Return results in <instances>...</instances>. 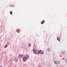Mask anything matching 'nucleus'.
Instances as JSON below:
<instances>
[{"instance_id":"obj_5","label":"nucleus","mask_w":67,"mask_h":67,"mask_svg":"<svg viewBox=\"0 0 67 67\" xmlns=\"http://www.w3.org/2000/svg\"><path fill=\"white\" fill-rule=\"evenodd\" d=\"M20 31V30L19 29H18L16 30V32H18V33H19Z\"/></svg>"},{"instance_id":"obj_6","label":"nucleus","mask_w":67,"mask_h":67,"mask_svg":"<svg viewBox=\"0 0 67 67\" xmlns=\"http://www.w3.org/2000/svg\"><path fill=\"white\" fill-rule=\"evenodd\" d=\"M57 40H58V41H60V38H59V37H57Z\"/></svg>"},{"instance_id":"obj_1","label":"nucleus","mask_w":67,"mask_h":67,"mask_svg":"<svg viewBox=\"0 0 67 67\" xmlns=\"http://www.w3.org/2000/svg\"><path fill=\"white\" fill-rule=\"evenodd\" d=\"M29 56L27 54L25 55V56L23 57V59L24 62H25L26 60V59H29Z\"/></svg>"},{"instance_id":"obj_12","label":"nucleus","mask_w":67,"mask_h":67,"mask_svg":"<svg viewBox=\"0 0 67 67\" xmlns=\"http://www.w3.org/2000/svg\"><path fill=\"white\" fill-rule=\"evenodd\" d=\"M0 67H2V66H0Z\"/></svg>"},{"instance_id":"obj_7","label":"nucleus","mask_w":67,"mask_h":67,"mask_svg":"<svg viewBox=\"0 0 67 67\" xmlns=\"http://www.w3.org/2000/svg\"><path fill=\"white\" fill-rule=\"evenodd\" d=\"M44 21H43L42 22H41V24H43L44 23Z\"/></svg>"},{"instance_id":"obj_13","label":"nucleus","mask_w":67,"mask_h":67,"mask_svg":"<svg viewBox=\"0 0 67 67\" xmlns=\"http://www.w3.org/2000/svg\"><path fill=\"white\" fill-rule=\"evenodd\" d=\"M39 67H40V66H39Z\"/></svg>"},{"instance_id":"obj_4","label":"nucleus","mask_w":67,"mask_h":67,"mask_svg":"<svg viewBox=\"0 0 67 67\" xmlns=\"http://www.w3.org/2000/svg\"><path fill=\"white\" fill-rule=\"evenodd\" d=\"M22 55L21 54H19L18 56V58H21V57H22Z\"/></svg>"},{"instance_id":"obj_3","label":"nucleus","mask_w":67,"mask_h":67,"mask_svg":"<svg viewBox=\"0 0 67 67\" xmlns=\"http://www.w3.org/2000/svg\"><path fill=\"white\" fill-rule=\"evenodd\" d=\"M38 54H43L44 52L43 51H42L41 50H40L38 51Z\"/></svg>"},{"instance_id":"obj_8","label":"nucleus","mask_w":67,"mask_h":67,"mask_svg":"<svg viewBox=\"0 0 67 67\" xmlns=\"http://www.w3.org/2000/svg\"><path fill=\"white\" fill-rule=\"evenodd\" d=\"M7 46H8L6 45L5 46H4V48H7Z\"/></svg>"},{"instance_id":"obj_11","label":"nucleus","mask_w":67,"mask_h":67,"mask_svg":"<svg viewBox=\"0 0 67 67\" xmlns=\"http://www.w3.org/2000/svg\"><path fill=\"white\" fill-rule=\"evenodd\" d=\"M54 63L55 64H57V63H56V62H54Z\"/></svg>"},{"instance_id":"obj_2","label":"nucleus","mask_w":67,"mask_h":67,"mask_svg":"<svg viewBox=\"0 0 67 67\" xmlns=\"http://www.w3.org/2000/svg\"><path fill=\"white\" fill-rule=\"evenodd\" d=\"M33 52L35 54H38V51L36 49H33Z\"/></svg>"},{"instance_id":"obj_9","label":"nucleus","mask_w":67,"mask_h":67,"mask_svg":"<svg viewBox=\"0 0 67 67\" xmlns=\"http://www.w3.org/2000/svg\"><path fill=\"white\" fill-rule=\"evenodd\" d=\"M10 14H12V12H10Z\"/></svg>"},{"instance_id":"obj_10","label":"nucleus","mask_w":67,"mask_h":67,"mask_svg":"<svg viewBox=\"0 0 67 67\" xmlns=\"http://www.w3.org/2000/svg\"><path fill=\"white\" fill-rule=\"evenodd\" d=\"M31 46V44H29V46Z\"/></svg>"}]
</instances>
